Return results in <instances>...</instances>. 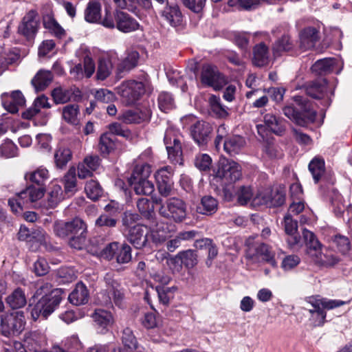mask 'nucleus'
Returning a JSON list of instances; mask_svg holds the SVG:
<instances>
[{"instance_id":"f257e3e1","label":"nucleus","mask_w":352,"mask_h":352,"mask_svg":"<svg viewBox=\"0 0 352 352\" xmlns=\"http://www.w3.org/2000/svg\"><path fill=\"white\" fill-rule=\"evenodd\" d=\"M49 178V170L43 166L27 172L24 175L25 181L36 184L39 187L36 188L30 185L25 190L16 194L13 197L9 199L8 205L12 211L19 214L25 208H29L31 204L41 199L44 196L45 191L43 186Z\"/></svg>"},{"instance_id":"f03ea898","label":"nucleus","mask_w":352,"mask_h":352,"mask_svg":"<svg viewBox=\"0 0 352 352\" xmlns=\"http://www.w3.org/2000/svg\"><path fill=\"white\" fill-rule=\"evenodd\" d=\"M63 290L52 289L50 284L46 283L37 289L34 298L38 301L31 309V316L34 320L40 316L47 318L54 311L62 300Z\"/></svg>"},{"instance_id":"7ed1b4c3","label":"nucleus","mask_w":352,"mask_h":352,"mask_svg":"<svg viewBox=\"0 0 352 352\" xmlns=\"http://www.w3.org/2000/svg\"><path fill=\"white\" fill-rule=\"evenodd\" d=\"M138 219V214L124 212L122 220V232L134 248L142 249L146 246L148 242L149 229L143 224L136 223Z\"/></svg>"},{"instance_id":"20e7f679","label":"nucleus","mask_w":352,"mask_h":352,"mask_svg":"<svg viewBox=\"0 0 352 352\" xmlns=\"http://www.w3.org/2000/svg\"><path fill=\"white\" fill-rule=\"evenodd\" d=\"M105 289L97 294L96 302L104 306L112 307L114 303L121 307L124 301V293L120 283L116 281L110 273L104 277Z\"/></svg>"},{"instance_id":"39448f33","label":"nucleus","mask_w":352,"mask_h":352,"mask_svg":"<svg viewBox=\"0 0 352 352\" xmlns=\"http://www.w3.org/2000/svg\"><path fill=\"white\" fill-rule=\"evenodd\" d=\"M151 173V166L146 163L135 166L129 183L137 195H150L154 192V184L148 179Z\"/></svg>"},{"instance_id":"423d86ee","label":"nucleus","mask_w":352,"mask_h":352,"mask_svg":"<svg viewBox=\"0 0 352 352\" xmlns=\"http://www.w3.org/2000/svg\"><path fill=\"white\" fill-rule=\"evenodd\" d=\"M245 258L250 264L267 263L274 268L278 266L275 252L271 246L264 243H256L249 246Z\"/></svg>"},{"instance_id":"0eeeda50","label":"nucleus","mask_w":352,"mask_h":352,"mask_svg":"<svg viewBox=\"0 0 352 352\" xmlns=\"http://www.w3.org/2000/svg\"><path fill=\"white\" fill-rule=\"evenodd\" d=\"M158 212L161 217L166 219L180 223L184 221L187 217V206L182 199L171 197L161 205Z\"/></svg>"},{"instance_id":"6e6552de","label":"nucleus","mask_w":352,"mask_h":352,"mask_svg":"<svg viewBox=\"0 0 352 352\" xmlns=\"http://www.w3.org/2000/svg\"><path fill=\"white\" fill-rule=\"evenodd\" d=\"M186 124H190V133L194 141L199 146H206L210 140L212 126L204 120H198L194 116H188L184 119Z\"/></svg>"},{"instance_id":"1a4fd4ad","label":"nucleus","mask_w":352,"mask_h":352,"mask_svg":"<svg viewBox=\"0 0 352 352\" xmlns=\"http://www.w3.org/2000/svg\"><path fill=\"white\" fill-rule=\"evenodd\" d=\"M25 324L23 311L6 313L0 316V332L6 337L19 334L23 330Z\"/></svg>"},{"instance_id":"9d476101","label":"nucleus","mask_w":352,"mask_h":352,"mask_svg":"<svg viewBox=\"0 0 352 352\" xmlns=\"http://www.w3.org/2000/svg\"><path fill=\"white\" fill-rule=\"evenodd\" d=\"M149 85V81L146 78L142 80H129L122 82L119 90L122 97L131 104L140 99Z\"/></svg>"},{"instance_id":"9b49d317","label":"nucleus","mask_w":352,"mask_h":352,"mask_svg":"<svg viewBox=\"0 0 352 352\" xmlns=\"http://www.w3.org/2000/svg\"><path fill=\"white\" fill-rule=\"evenodd\" d=\"M216 176L225 184H232L241 178L242 168L237 162L223 158L219 162Z\"/></svg>"},{"instance_id":"f8f14e48","label":"nucleus","mask_w":352,"mask_h":352,"mask_svg":"<svg viewBox=\"0 0 352 352\" xmlns=\"http://www.w3.org/2000/svg\"><path fill=\"white\" fill-rule=\"evenodd\" d=\"M164 142L169 160L173 163L182 164V150L177 131L172 127L167 129Z\"/></svg>"},{"instance_id":"ddd939ff","label":"nucleus","mask_w":352,"mask_h":352,"mask_svg":"<svg viewBox=\"0 0 352 352\" xmlns=\"http://www.w3.org/2000/svg\"><path fill=\"white\" fill-rule=\"evenodd\" d=\"M200 80L204 85L212 87L216 90L221 89L226 83L224 77L217 68L210 65L202 67Z\"/></svg>"},{"instance_id":"4468645a","label":"nucleus","mask_w":352,"mask_h":352,"mask_svg":"<svg viewBox=\"0 0 352 352\" xmlns=\"http://www.w3.org/2000/svg\"><path fill=\"white\" fill-rule=\"evenodd\" d=\"M283 113L285 116L298 125L305 124L306 120L314 121L316 115L314 110L307 108V104H302L300 112L296 111L293 106L288 105L284 107Z\"/></svg>"},{"instance_id":"2eb2a0df","label":"nucleus","mask_w":352,"mask_h":352,"mask_svg":"<svg viewBox=\"0 0 352 352\" xmlns=\"http://www.w3.org/2000/svg\"><path fill=\"white\" fill-rule=\"evenodd\" d=\"M38 28V19L35 12L30 11L23 18L19 25L18 33L27 39H32L36 35Z\"/></svg>"},{"instance_id":"dca6fc26","label":"nucleus","mask_w":352,"mask_h":352,"mask_svg":"<svg viewBox=\"0 0 352 352\" xmlns=\"http://www.w3.org/2000/svg\"><path fill=\"white\" fill-rule=\"evenodd\" d=\"M284 227L285 233L288 235L287 242L290 248H300L302 241L298 233V222L292 219L289 214L284 218Z\"/></svg>"},{"instance_id":"f3484780","label":"nucleus","mask_w":352,"mask_h":352,"mask_svg":"<svg viewBox=\"0 0 352 352\" xmlns=\"http://www.w3.org/2000/svg\"><path fill=\"white\" fill-rule=\"evenodd\" d=\"M3 107L11 113L18 112L19 107L24 106L25 99L19 90L12 91L11 94L3 93L1 96Z\"/></svg>"},{"instance_id":"a211bd4d","label":"nucleus","mask_w":352,"mask_h":352,"mask_svg":"<svg viewBox=\"0 0 352 352\" xmlns=\"http://www.w3.org/2000/svg\"><path fill=\"white\" fill-rule=\"evenodd\" d=\"M116 28L121 32H130L138 29L139 23L131 16L124 12H117L115 15Z\"/></svg>"},{"instance_id":"6ab92c4d","label":"nucleus","mask_w":352,"mask_h":352,"mask_svg":"<svg viewBox=\"0 0 352 352\" xmlns=\"http://www.w3.org/2000/svg\"><path fill=\"white\" fill-rule=\"evenodd\" d=\"M151 116V111L148 109L129 110L122 113L120 120L126 124H139L148 121Z\"/></svg>"},{"instance_id":"aec40b11","label":"nucleus","mask_w":352,"mask_h":352,"mask_svg":"<svg viewBox=\"0 0 352 352\" xmlns=\"http://www.w3.org/2000/svg\"><path fill=\"white\" fill-rule=\"evenodd\" d=\"M309 256L315 263L322 266H331L338 261V259L331 252L327 250L324 252L321 245L317 248V250H314L309 254Z\"/></svg>"},{"instance_id":"412c9836","label":"nucleus","mask_w":352,"mask_h":352,"mask_svg":"<svg viewBox=\"0 0 352 352\" xmlns=\"http://www.w3.org/2000/svg\"><path fill=\"white\" fill-rule=\"evenodd\" d=\"M89 292L82 283L76 284L75 288L69 295V302L76 306L86 304L89 300Z\"/></svg>"},{"instance_id":"4be33fe9","label":"nucleus","mask_w":352,"mask_h":352,"mask_svg":"<svg viewBox=\"0 0 352 352\" xmlns=\"http://www.w3.org/2000/svg\"><path fill=\"white\" fill-rule=\"evenodd\" d=\"M218 206V201L213 197L207 195L201 198L196 210L199 214L210 216L217 211Z\"/></svg>"},{"instance_id":"5701e85b","label":"nucleus","mask_w":352,"mask_h":352,"mask_svg":"<svg viewBox=\"0 0 352 352\" xmlns=\"http://www.w3.org/2000/svg\"><path fill=\"white\" fill-rule=\"evenodd\" d=\"M270 53L267 46L263 42L256 45L253 49V63L258 67H263L270 63Z\"/></svg>"},{"instance_id":"b1692460","label":"nucleus","mask_w":352,"mask_h":352,"mask_svg":"<svg viewBox=\"0 0 352 352\" xmlns=\"http://www.w3.org/2000/svg\"><path fill=\"white\" fill-rule=\"evenodd\" d=\"M162 16L173 27L180 25L182 23L183 16L177 5L166 6L162 12Z\"/></svg>"},{"instance_id":"393cba45","label":"nucleus","mask_w":352,"mask_h":352,"mask_svg":"<svg viewBox=\"0 0 352 352\" xmlns=\"http://www.w3.org/2000/svg\"><path fill=\"white\" fill-rule=\"evenodd\" d=\"M264 123L267 129L277 135H282L285 133V126L283 120L277 118L272 113H267L263 118Z\"/></svg>"},{"instance_id":"a878e982","label":"nucleus","mask_w":352,"mask_h":352,"mask_svg":"<svg viewBox=\"0 0 352 352\" xmlns=\"http://www.w3.org/2000/svg\"><path fill=\"white\" fill-rule=\"evenodd\" d=\"M318 39V31L316 28H305L300 35V47L303 50H309L314 47Z\"/></svg>"},{"instance_id":"bb28decb","label":"nucleus","mask_w":352,"mask_h":352,"mask_svg":"<svg viewBox=\"0 0 352 352\" xmlns=\"http://www.w3.org/2000/svg\"><path fill=\"white\" fill-rule=\"evenodd\" d=\"M245 140L240 135H233L228 138L223 143L224 151L234 155L238 154L245 146Z\"/></svg>"},{"instance_id":"cd10ccee","label":"nucleus","mask_w":352,"mask_h":352,"mask_svg":"<svg viewBox=\"0 0 352 352\" xmlns=\"http://www.w3.org/2000/svg\"><path fill=\"white\" fill-rule=\"evenodd\" d=\"M113 69V62L109 57L100 58L98 61L96 78L104 80L110 76Z\"/></svg>"},{"instance_id":"c85d7f7f","label":"nucleus","mask_w":352,"mask_h":352,"mask_svg":"<svg viewBox=\"0 0 352 352\" xmlns=\"http://www.w3.org/2000/svg\"><path fill=\"white\" fill-rule=\"evenodd\" d=\"M93 320L102 330L108 329L113 322V316L110 311L97 309L92 315Z\"/></svg>"},{"instance_id":"c756f323","label":"nucleus","mask_w":352,"mask_h":352,"mask_svg":"<svg viewBox=\"0 0 352 352\" xmlns=\"http://www.w3.org/2000/svg\"><path fill=\"white\" fill-rule=\"evenodd\" d=\"M329 89V85L326 80L322 79L319 81L314 82L309 85L307 89V94L314 98H323L325 96L329 97L327 90Z\"/></svg>"},{"instance_id":"7c9ffc66","label":"nucleus","mask_w":352,"mask_h":352,"mask_svg":"<svg viewBox=\"0 0 352 352\" xmlns=\"http://www.w3.org/2000/svg\"><path fill=\"white\" fill-rule=\"evenodd\" d=\"M6 302L12 309H15L24 307L27 303V300L24 292L21 289L17 288L7 296Z\"/></svg>"},{"instance_id":"2f4dec72","label":"nucleus","mask_w":352,"mask_h":352,"mask_svg":"<svg viewBox=\"0 0 352 352\" xmlns=\"http://www.w3.org/2000/svg\"><path fill=\"white\" fill-rule=\"evenodd\" d=\"M53 78L49 71H39L32 80V85L36 91L44 90L51 83Z\"/></svg>"},{"instance_id":"473e14b6","label":"nucleus","mask_w":352,"mask_h":352,"mask_svg":"<svg viewBox=\"0 0 352 352\" xmlns=\"http://www.w3.org/2000/svg\"><path fill=\"white\" fill-rule=\"evenodd\" d=\"M86 21L91 23H99L101 19V5L99 2L90 1L85 11Z\"/></svg>"},{"instance_id":"72a5a7b5","label":"nucleus","mask_w":352,"mask_h":352,"mask_svg":"<svg viewBox=\"0 0 352 352\" xmlns=\"http://www.w3.org/2000/svg\"><path fill=\"white\" fill-rule=\"evenodd\" d=\"M308 302L311 305L318 307L320 305L324 310L333 309L346 304V302L340 300H330L324 298L310 297Z\"/></svg>"},{"instance_id":"f704fd0d","label":"nucleus","mask_w":352,"mask_h":352,"mask_svg":"<svg viewBox=\"0 0 352 352\" xmlns=\"http://www.w3.org/2000/svg\"><path fill=\"white\" fill-rule=\"evenodd\" d=\"M80 52L82 53L84 56L83 60V74L85 78H89L96 72L95 63L91 58V52L86 46H81Z\"/></svg>"},{"instance_id":"c9c22d12","label":"nucleus","mask_w":352,"mask_h":352,"mask_svg":"<svg viewBox=\"0 0 352 352\" xmlns=\"http://www.w3.org/2000/svg\"><path fill=\"white\" fill-rule=\"evenodd\" d=\"M79 113L80 110L78 104H67L63 109L62 117L67 123L73 125H77L79 122Z\"/></svg>"},{"instance_id":"e433bc0d","label":"nucleus","mask_w":352,"mask_h":352,"mask_svg":"<svg viewBox=\"0 0 352 352\" xmlns=\"http://www.w3.org/2000/svg\"><path fill=\"white\" fill-rule=\"evenodd\" d=\"M151 230L153 233L158 234L159 241H163L174 231V226L163 221H156L155 225L151 226Z\"/></svg>"},{"instance_id":"4c0bfd02","label":"nucleus","mask_w":352,"mask_h":352,"mask_svg":"<svg viewBox=\"0 0 352 352\" xmlns=\"http://www.w3.org/2000/svg\"><path fill=\"white\" fill-rule=\"evenodd\" d=\"M312 308L309 309L310 314L309 321L314 327H322L326 322V311L319 305L315 307L311 305Z\"/></svg>"},{"instance_id":"58836bf2","label":"nucleus","mask_w":352,"mask_h":352,"mask_svg":"<svg viewBox=\"0 0 352 352\" xmlns=\"http://www.w3.org/2000/svg\"><path fill=\"white\" fill-rule=\"evenodd\" d=\"M139 59V53L136 51L128 52L126 57L118 65L117 70L119 74L129 71L135 67Z\"/></svg>"},{"instance_id":"ea45409f","label":"nucleus","mask_w":352,"mask_h":352,"mask_svg":"<svg viewBox=\"0 0 352 352\" xmlns=\"http://www.w3.org/2000/svg\"><path fill=\"white\" fill-rule=\"evenodd\" d=\"M337 60L335 58H328L317 60L311 69L314 72L322 74L333 70L334 65Z\"/></svg>"},{"instance_id":"a19ab883","label":"nucleus","mask_w":352,"mask_h":352,"mask_svg":"<svg viewBox=\"0 0 352 352\" xmlns=\"http://www.w3.org/2000/svg\"><path fill=\"white\" fill-rule=\"evenodd\" d=\"M271 204L272 190L270 189H265L258 191L251 200V205L253 207H258L261 206L271 207Z\"/></svg>"},{"instance_id":"79ce46f5","label":"nucleus","mask_w":352,"mask_h":352,"mask_svg":"<svg viewBox=\"0 0 352 352\" xmlns=\"http://www.w3.org/2000/svg\"><path fill=\"white\" fill-rule=\"evenodd\" d=\"M72 159V152L70 149L64 146H60L56 150L54 153V160L56 166L62 168Z\"/></svg>"},{"instance_id":"37998d69","label":"nucleus","mask_w":352,"mask_h":352,"mask_svg":"<svg viewBox=\"0 0 352 352\" xmlns=\"http://www.w3.org/2000/svg\"><path fill=\"white\" fill-rule=\"evenodd\" d=\"M293 48V43L287 35L277 40L273 46V54L275 57L279 56L284 52H289Z\"/></svg>"},{"instance_id":"c03bdc74","label":"nucleus","mask_w":352,"mask_h":352,"mask_svg":"<svg viewBox=\"0 0 352 352\" xmlns=\"http://www.w3.org/2000/svg\"><path fill=\"white\" fill-rule=\"evenodd\" d=\"M43 25L45 29L48 30L53 35L58 38H62L65 36L64 29L51 16L44 18Z\"/></svg>"},{"instance_id":"a18cd8bd","label":"nucleus","mask_w":352,"mask_h":352,"mask_svg":"<svg viewBox=\"0 0 352 352\" xmlns=\"http://www.w3.org/2000/svg\"><path fill=\"white\" fill-rule=\"evenodd\" d=\"M309 170L316 182H318L324 173V162L323 160L315 157L309 164Z\"/></svg>"},{"instance_id":"49530a36","label":"nucleus","mask_w":352,"mask_h":352,"mask_svg":"<svg viewBox=\"0 0 352 352\" xmlns=\"http://www.w3.org/2000/svg\"><path fill=\"white\" fill-rule=\"evenodd\" d=\"M47 238V235L43 230L33 231L31 239H30V248L32 251H36L40 245L46 244Z\"/></svg>"},{"instance_id":"de8ad7c7","label":"nucleus","mask_w":352,"mask_h":352,"mask_svg":"<svg viewBox=\"0 0 352 352\" xmlns=\"http://www.w3.org/2000/svg\"><path fill=\"white\" fill-rule=\"evenodd\" d=\"M176 290L177 287H156V292L158 295L159 300L164 305H168L170 301L174 298Z\"/></svg>"},{"instance_id":"09e8293b","label":"nucleus","mask_w":352,"mask_h":352,"mask_svg":"<svg viewBox=\"0 0 352 352\" xmlns=\"http://www.w3.org/2000/svg\"><path fill=\"white\" fill-rule=\"evenodd\" d=\"M302 235L304 241L307 246V253L308 255L312 253L314 250H317V248H320L321 244L312 232L307 229H304L302 231Z\"/></svg>"},{"instance_id":"8fccbe9b","label":"nucleus","mask_w":352,"mask_h":352,"mask_svg":"<svg viewBox=\"0 0 352 352\" xmlns=\"http://www.w3.org/2000/svg\"><path fill=\"white\" fill-rule=\"evenodd\" d=\"M87 197L94 201L97 200L102 194V189L98 182L90 180L87 182L85 187Z\"/></svg>"},{"instance_id":"3c124183","label":"nucleus","mask_w":352,"mask_h":352,"mask_svg":"<svg viewBox=\"0 0 352 352\" xmlns=\"http://www.w3.org/2000/svg\"><path fill=\"white\" fill-rule=\"evenodd\" d=\"M76 169L70 168L63 178L65 191L66 193L73 194L76 190Z\"/></svg>"},{"instance_id":"603ef678","label":"nucleus","mask_w":352,"mask_h":352,"mask_svg":"<svg viewBox=\"0 0 352 352\" xmlns=\"http://www.w3.org/2000/svg\"><path fill=\"white\" fill-rule=\"evenodd\" d=\"M137 207L141 214L147 219L151 217L154 213V206L146 198L139 199L137 201Z\"/></svg>"},{"instance_id":"864d4df0","label":"nucleus","mask_w":352,"mask_h":352,"mask_svg":"<svg viewBox=\"0 0 352 352\" xmlns=\"http://www.w3.org/2000/svg\"><path fill=\"white\" fill-rule=\"evenodd\" d=\"M122 342L124 347L129 350H133L137 348L138 341L133 335L132 330L128 327L124 329L121 337Z\"/></svg>"},{"instance_id":"5fc2aeb1","label":"nucleus","mask_w":352,"mask_h":352,"mask_svg":"<svg viewBox=\"0 0 352 352\" xmlns=\"http://www.w3.org/2000/svg\"><path fill=\"white\" fill-rule=\"evenodd\" d=\"M98 147L101 153L104 155L109 154L113 150L115 143L109 133H104L100 136Z\"/></svg>"},{"instance_id":"6e6d98bb","label":"nucleus","mask_w":352,"mask_h":352,"mask_svg":"<svg viewBox=\"0 0 352 352\" xmlns=\"http://www.w3.org/2000/svg\"><path fill=\"white\" fill-rule=\"evenodd\" d=\"M69 235L75 236L78 234L80 235L86 234L87 226L82 219L79 218H75L72 221H69Z\"/></svg>"},{"instance_id":"4d7b16f0","label":"nucleus","mask_w":352,"mask_h":352,"mask_svg":"<svg viewBox=\"0 0 352 352\" xmlns=\"http://www.w3.org/2000/svg\"><path fill=\"white\" fill-rule=\"evenodd\" d=\"M116 261L118 263H127L131 260V248L126 243H119V250L116 254Z\"/></svg>"},{"instance_id":"13d9d810","label":"nucleus","mask_w":352,"mask_h":352,"mask_svg":"<svg viewBox=\"0 0 352 352\" xmlns=\"http://www.w3.org/2000/svg\"><path fill=\"white\" fill-rule=\"evenodd\" d=\"M209 104L212 111L219 118L227 116L226 109L221 105L220 98L216 96L212 95L209 98Z\"/></svg>"},{"instance_id":"bf43d9fd","label":"nucleus","mask_w":352,"mask_h":352,"mask_svg":"<svg viewBox=\"0 0 352 352\" xmlns=\"http://www.w3.org/2000/svg\"><path fill=\"white\" fill-rule=\"evenodd\" d=\"M49 195L50 204L52 207H54L63 199V193L61 186L58 184L52 183Z\"/></svg>"},{"instance_id":"052dcab7","label":"nucleus","mask_w":352,"mask_h":352,"mask_svg":"<svg viewBox=\"0 0 352 352\" xmlns=\"http://www.w3.org/2000/svg\"><path fill=\"white\" fill-rule=\"evenodd\" d=\"M65 349L58 348L56 352H75L81 349V343L76 336H72L65 341Z\"/></svg>"},{"instance_id":"680f3d73","label":"nucleus","mask_w":352,"mask_h":352,"mask_svg":"<svg viewBox=\"0 0 352 352\" xmlns=\"http://www.w3.org/2000/svg\"><path fill=\"white\" fill-rule=\"evenodd\" d=\"M0 154L6 158L15 157L17 155V147L11 140H6L0 146Z\"/></svg>"},{"instance_id":"e2e57ef3","label":"nucleus","mask_w":352,"mask_h":352,"mask_svg":"<svg viewBox=\"0 0 352 352\" xmlns=\"http://www.w3.org/2000/svg\"><path fill=\"white\" fill-rule=\"evenodd\" d=\"M52 96L56 104H63L70 100L71 93L66 89L57 87L52 91Z\"/></svg>"},{"instance_id":"0e129e2a","label":"nucleus","mask_w":352,"mask_h":352,"mask_svg":"<svg viewBox=\"0 0 352 352\" xmlns=\"http://www.w3.org/2000/svg\"><path fill=\"white\" fill-rule=\"evenodd\" d=\"M182 264L188 269L194 267L197 263V256L196 253L190 250L179 253Z\"/></svg>"},{"instance_id":"69168bd1","label":"nucleus","mask_w":352,"mask_h":352,"mask_svg":"<svg viewBox=\"0 0 352 352\" xmlns=\"http://www.w3.org/2000/svg\"><path fill=\"white\" fill-rule=\"evenodd\" d=\"M158 104L160 109L164 112L172 109L174 107L172 96L166 92L161 93L158 97Z\"/></svg>"},{"instance_id":"338daca9","label":"nucleus","mask_w":352,"mask_h":352,"mask_svg":"<svg viewBox=\"0 0 352 352\" xmlns=\"http://www.w3.org/2000/svg\"><path fill=\"white\" fill-rule=\"evenodd\" d=\"M94 98L97 101L104 103H109L116 99L114 93L107 89H100L95 91Z\"/></svg>"},{"instance_id":"774afa93","label":"nucleus","mask_w":352,"mask_h":352,"mask_svg":"<svg viewBox=\"0 0 352 352\" xmlns=\"http://www.w3.org/2000/svg\"><path fill=\"white\" fill-rule=\"evenodd\" d=\"M212 164V159L208 154H198L195 160V165L200 170H207Z\"/></svg>"}]
</instances>
